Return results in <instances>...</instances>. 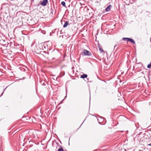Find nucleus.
I'll return each mask as SVG.
<instances>
[{
	"label": "nucleus",
	"mask_w": 151,
	"mask_h": 151,
	"mask_svg": "<svg viewBox=\"0 0 151 151\" xmlns=\"http://www.w3.org/2000/svg\"><path fill=\"white\" fill-rule=\"evenodd\" d=\"M122 40H126L127 42H130L132 43L135 44V41L132 38L127 37H123L122 38Z\"/></svg>",
	"instance_id": "nucleus-1"
},
{
	"label": "nucleus",
	"mask_w": 151,
	"mask_h": 151,
	"mask_svg": "<svg viewBox=\"0 0 151 151\" xmlns=\"http://www.w3.org/2000/svg\"><path fill=\"white\" fill-rule=\"evenodd\" d=\"M83 53L85 55L90 56L91 55V52L86 50H83Z\"/></svg>",
	"instance_id": "nucleus-2"
},
{
	"label": "nucleus",
	"mask_w": 151,
	"mask_h": 151,
	"mask_svg": "<svg viewBox=\"0 0 151 151\" xmlns=\"http://www.w3.org/2000/svg\"><path fill=\"white\" fill-rule=\"evenodd\" d=\"M48 2V0H43L40 3V4L43 6H46L47 3Z\"/></svg>",
	"instance_id": "nucleus-3"
},
{
	"label": "nucleus",
	"mask_w": 151,
	"mask_h": 151,
	"mask_svg": "<svg viewBox=\"0 0 151 151\" xmlns=\"http://www.w3.org/2000/svg\"><path fill=\"white\" fill-rule=\"evenodd\" d=\"M111 7V5H109L105 9L106 11L108 12L110 10Z\"/></svg>",
	"instance_id": "nucleus-4"
},
{
	"label": "nucleus",
	"mask_w": 151,
	"mask_h": 151,
	"mask_svg": "<svg viewBox=\"0 0 151 151\" xmlns=\"http://www.w3.org/2000/svg\"><path fill=\"white\" fill-rule=\"evenodd\" d=\"M87 77V75L86 74H84L82 75H81V78H86Z\"/></svg>",
	"instance_id": "nucleus-5"
},
{
	"label": "nucleus",
	"mask_w": 151,
	"mask_h": 151,
	"mask_svg": "<svg viewBox=\"0 0 151 151\" xmlns=\"http://www.w3.org/2000/svg\"><path fill=\"white\" fill-rule=\"evenodd\" d=\"M68 22L67 21H66L65 22V23L64 24V25H63V27L64 28L66 27L68 25Z\"/></svg>",
	"instance_id": "nucleus-6"
},
{
	"label": "nucleus",
	"mask_w": 151,
	"mask_h": 151,
	"mask_svg": "<svg viewBox=\"0 0 151 151\" xmlns=\"http://www.w3.org/2000/svg\"><path fill=\"white\" fill-rule=\"evenodd\" d=\"M98 47L99 48V50L101 52H104V51H103V49L102 48H101V46H100V45H99L98 46Z\"/></svg>",
	"instance_id": "nucleus-7"
},
{
	"label": "nucleus",
	"mask_w": 151,
	"mask_h": 151,
	"mask_svg": "<svg viewBox=\"0 0 151 151\" xmlns=\"http://www.w3.org/2000/svg\"><path fill=\"white\" fill-rule=\"evenodd\" d=\"M60 147L58 150V151H64L63 149L61 146H60Z\"/></svg>",
	"instance_id": "nucleus-8"
},
{
	"label": "nucleus",
	"mask_w": 151,
	"mask_h": 151,
	"mask_svg": "<svg viewBox=\"0 0 151 151\" xmlns=\"http://www.w3.org/2000/svg\"><path fill=\"white\" fill-rule=\"evenodd\" d=\"M61 5L64 6H65V3L64 1H62L61 3Z\"/></svg>",
	"instance_id": "nucleus-9"
},
{
	"label": "nucleus",
	"mask_w": 151,
	"mask_h": 151,
	"mask_svg": "<svg viewBox=\"0 0 151 151\" xmlns=\"http://www.w3.org/2000/svg\"><path fill=\"white\" fill-rule=\"evenodd\" d=\"M147 68H151V62L147 65Z\"/></svg>",
	"instance_id": "nucleus-10"
},
{
	"label": "nucleus",
	"mask_w": 151,
	"mask_h": 151,
	"mask_svg": "<svg viewBox=\"0 0 151 151\" xmlns=\"http://www.w3.org/2000/svg\"><path fill=\"white\" fill-rule=\"evenodd\" d=\"M147 146H151V144H148L147 145Z\"/></svg>",
	"instance_id": "nucleus-11"
},
{
	"label": "nucleus",
	"mask_w": 151,
	"mask_h": 151,
	"mask_svg": "<svg viewBox=\"0 0 151 151\" xmlns=\"http://www.w3.org/2000/svg\"><path fill=\"white\" fill-rule=\"evenodd\" d=\"M3 93V92H2V93L1 94V95L0 96V97L2 96Z\"/></svg>",
	"instance_id": "nucleus-12"
},
{
	"label": "nucleus",
	"mask_w": 151,
	"mask_h": 151,
	"mask_svg": "<svg viewBox=\"0 0 151 151\" xmlns=\"http://www.w3.org/2000/svg\"><path fill=\"white\" fill-rule=\"evenodd\" d=\"M117 45H116L114 46V49L115 48V47H116V46Z\"/></svg>",
	"instance_id": "nucleus-13"
},
{
	"label": "nucleus",
	"mask_w": 151,
	"mask_h": 151,
	"mask_svg": "<svg viewBox=\"0 0 151 151\" xmlns=\"http://www.w3.org/2000/svg\"><path fill=\"white\" fill-rule=\"evenodd\" d=\"M31 1H32V2H33L34 1V0H31Z\"/></svg>",
	"instance_id": "nucleus-14"
},
{
	"label": "nucleus",
	"mask_w": 151,
	"mask_h": 151,
	"mask_svg": "<svg viewBox=\"0 0 151 151\" xmlns=\"http://www.w3.org/2000/svg\"><path fill=\"white\" fill-rule=\"evenodd\" d=\"M43 47L44 48H45V46H44Z\"/></svg>",
	"instance_id": "nucleus-15"
},
{
	"label": "nucleus",
	"mask_w": 151,
	"mask_h": 151,
	"mask_svg": "<svg viewBox=\"0 0 151 151\" xmlns=\"http://www.w3.org/2000/svg\"><path fill=\"white\" fill-rule=\"evenodd\" d=\"M64 151H67L66 150H64Z\"/></svg>",
	"instance_id": "nucleus-16"
}]
</instances>
